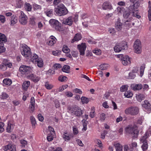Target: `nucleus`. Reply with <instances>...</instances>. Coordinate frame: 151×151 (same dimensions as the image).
<instances>
[{
  "mask_svg": "<svg viewBox=\"0 0 151 151\" xmlns=\"http://www.w3.org/2000/svg\"><path fill=\"white\" fill-rule=\"evenodd\" d=\"M68 112L72 115L75 116L80 117L82 114V111L78 106H68Z\"/></svg>",
  "mask_w": 151,
  "mask_h": 151,
  "instance_id": "f257e3e1",
  "label": "nucleus"
},
{
  "mask_svg": "<svg viewBox=\"0 0 151 151\" xmlns=\"http://www.w3.org/2000/svg\"><path fill=\"white\" fill-rule=\"evenodd\" d=\"M125 130L127 132L133 135V137H137L139 131L138 129L137 126L136 125L128 126L125 128Z\"/></svg>",
  "mask_w": 151,
  "mask_h": 151,
  "instance_id": "f03ea898",
  "label": "nucleus"
},
{
  "mask_svg": "<svg viewBox=\"0 0 151 151\" xmlns=\"http://www.w3.org/2000/svg\"><path fill=\"white\" fill-rule=\"evenodd\" d=\"M55 12L58 15L61 16L67 14L68 11L63 4H61L55 9Z\"/></svg>",
  "mask_w": 151,
  "mask_h": 151,
  "instance_id": "7ed1b4c3",
  "label": "nucleus"
},
{
  "mask_svg": "<svg viewBox=\"0 0 151 151\" xmlns=\"http://www.w3.org/2000/svg\"><path fill=\"white\" fill-rule=\"evenodd\" d=\"M139 112V108L135 106H131L127 108L124 110V113L127 115L134 116L137 115Z\"/></svg>",
  "mask_w": 151,
  "mask_h": 151,
  "instance_id": "20e7f679",
  "label": "nucleus"
},
{
  "mask_svg": "<svg viewBox=\"0 0 151 151\" xmlns=\"http://www.w3.org/2000/svg\"><path fill=\"white\" fill-rule=\"evenodd\" d=\"M21 54L25 57L29 58L31 55L30 48L26 44L22 45Z\"/></svg>",
  "mask_w": 151,
  "mask_h": 151,
  "instance_id": "39448f33",
  "label": "nucleus"
},
{
  "mask_svg": "<svg viewBox=\"0 0 151 151\" xmlns=\"http://www.w3.org/2000/svg\"><path fill=\"white\" fill-rule=\"evenodd\" d=\"M127 47V42L124 41L117 43L114 47V51L116 52H119L122 50H124Z\"/></svg>",
  "mask_w": 151,
  "mask_h": 151,
  "instance_id": "423d86ee",
  "label": "nucleus"
},
{
  "mask_svg": "<svg viewBox=\"0 0 151 151\" xmlns=\"http://www.w3.org/2000/svg\"><path fill=\"white\" fill-rule=\"evenodd\" d=\"M117 56L118 58H120L121 62L124 65H128L130 64V58L128 56L119 55H117Z\"/></svg>",
  "mask_w": 151,
  "mask_h": 151,
  "instance_id": "0eeeda50",
  "label": "nucleus"
},
{
  "mask_svg": "<svg viewBox=\"0 0 151 151\" xmlns=\"http://www.w3.org/2000/svg\"><path fill=\"white\" fill-rule=\"evenodd\" d=\"M134 47L135 53L140 54L141 52L142 46L141 42L139 40H136L134 42Z\"/></svg>",
  "mask_w": 151,
  "mask_h": 151,
  "instance_id": "6e6552de",
  "label": "nucleus"
},
{
  "mask_svg": "<svg viewBox=\"0 0 151 151\" xmlns=\"http://www.w3.org/2000/svg\"><path fill=\"white\" fill-rule=\"evenodd\" d=\"M51 25L57 30H60L61 29V24L57 20L51 19L49 21Z\"/></svg>",
  "mask_w": 151,
  "mask_h": 151,
  "instance_id": "1a4fd4ad",
  "label": "nucleus"
},
{
  "mask_svg": "<svg viewBox=\"0 0 151 151\" xmlns=\"http://www.w3.org/2000/svg\"><path fill=\"white\" fill-rule=\"evenodd\" d=\"M31 70V68L30 67L24 65L21 66L19 69V71L23 75H25L27 76L30 73Z\"/></svg>",
  "mask_w": 151,
  "mask_h": 151,
  "instance_id": "9d476101",
  "label": "nucleus"
},
{
  "mask_svg": "<svg viewBox=\"0 0 151 151\" xmlns=\"http://www.w3.org/2000/svg\"><path fill=\"white\" fill-rule=\"evenodd\" d=\"M19 19V22L21 24L25 25L27 22L28 17L23 12L21 11Z\"/></svg>",
  "mask_w": 151,
  "mask_h": 151,
  "instance_id": "9b49d317",
  "label": "nucleus"
},
{
  "mask_svg": "<svg viewBox=\"0 0 151 151\" xmlns=\"http://www.w3.org/2000/svg\"><path fill=\"white\" fill-rule=\"evenodd\" d=\"M138 5V3H136L132 6H131L129 7V9L130 11H131V13L132 14V17H135L139 19L140 18V16H139L137 10L134 8L135 5L137 4Z\"/></svg>",
  "mask_w": 151,
  "mask_h": 151,
  "instance_id": "f8f14e48",
  "label": "nucleus"
},
{
  "mask_svg": "<svg viewBox=\"0 0 151 151\" xmlns=\"http://www.w3.org/2000/svg\"><path fill=\"white\" fill-rule=\"evenodd\" d=\"M86 45L85 43H82L78 45V47L79 50L80 54L83 55L85 54V51L86 48Z\"/></svg>",
  "mask_w": 151,
  "mask_h": 151,
  "instance_id": "ddd939ff",
  "label": "nucleus"
},
{
  "mask_svg": "<svg viewBox=\"0 0 151 151\" xmlns=\"http://www.w3.org/2000/svg\"><path fill=\"white\" fill-rule=\"evenodd\" d=\"M28 78L32 81L34 82H37L40 79V77L39 76H36L33 74H29L27 76Z\"/></svg>",
  "mask_w": 151,
  "mask_h": 151,
  "instance_id": "4468645a",
  "label": "nucleus"
},
{
  "mask_svg": "<svg viewBox=\"0 0 151 151\" xmlns=\"http://www.w3.org/2000/svg\"><path fill=\"white\" fill-rule=\"evenodd\" d=\"M74 20V18L71 16H70L64 20L63 23L65 24L71 26L73 24Z\"/></svg>",
  "mask_w": 151,
  "mask_h": 151,
  "instance_id": "2eb2a0df",
  "label": "nucleus"
},
{
  "mask_svg": "<svg viewBox=\"0 0 151 151\" xmlns=\"http://www.w3.org/2000/svg\"><path fill=\"white\" fill-rule=\"evenodd\" d=\"M102 8L103 10H106L107 9L111 10L113 9L111 4L108 2H104L102 5Z\"/></svg>",
  "mask_w": 151,
  "mask_h": 151,
  "instance_id": "dca6fc26",
  "label": "nucleus"
},
{
  "mask_svg": "<svg viewBox=\"0 0 151 151\" xmlns=\"http://www.w3.org/2000/svg\"><path fill=\"white\" fill-rule=\"evenodd\" d=\"M131 11H130L128 8V10L124 12L123 17L125 18H129L131 20L132 17V14L131 13Z\"/></svg>",
  "mask_w": 151,
  "mask_h": 151,
  "instance_id": "f3484780",
  "label": "nucleus"
},
{
  "mask_svg": "<svg viewBox=\"0 0 151 151\" xmlns=\"http://www.w3.org/2000/svg\"><path fill=\"white\" fill-rule=\"evenodd\" d=\"M57 40V39L54 36H51L50 37L49 40L47 42V43L48 45L52 46L53 45L56 43Z\"/></svg>",
  "mask_w": 151,
  "mask_h": 151,
  "instance_id": "a211bd4d",
  "label": "nucleus"
},
{
  "mask_svg": "<svg viewBox=\"0 0 151 151\" xmlns=\"http://www.w3.org/2000/svg\"><path fill=\"white\" fill-rule=\"evenodd\" d=\"M14 124L12 123V122L9 121L8 122L7 126L6 129L7 132L8 133H10L14 128Z\"/></svg>",
  "mask_w": 151,
  "mask_h": 151,
  "instance_id": "6ab92c4d",
  "label": "nucleus"
},
{
  "mask_svg": "<svg viewBox=\"0 0 151 151\" xmlns=\"http://www.w3.org/2000/svg\"><path fill=\"white\" fill-rule=\"evenodd\" d=\"M142 106L147 111H150L151 110V105L147 100H145L144 103L142 104Z\"/></svg>",
  "mask_w": 151,
  "mask_h": 151,
  "instance_id": "aec40b11",
  "label": "nucleus"
},
{
  "mask_svg": "<svg viewBox=\"0 0 151 151\" xmlns=\"http://www.w3.org/2000/svg\"><path fill=\"white\" fill-rule=\"evenodd\" d=\"M142 86L141 84H133L131 85V88L134 91L139 90L142 89Z\"/></svg>",
  "mask_w": 151,
  "mask_h": 151,
  "instance_id": "412c9836",
  "label": "nucleus"
},
{
  "mask_svg": "<svg viewBox=\"0 0 151 151\" xmlns=\"http://www.w3.org/2000/svg\"><path fill=\"white\" fill-rule=\"evenodd\" d=\"M10 25L11 26H13L17 22V18L14 15H13L11 17L10 19Z\"/></svg>",
  "mask_w": 151,
  "mask_h": 151,
  "instance_id": "4be33fe9",
  "label": "nucleus"
},
{
  "mask_svg": "<svg viewBox=\"0 0 151 151\" xmlns=\"http://www.w3.org/2000/svg\"><path fill=\"white\" fill-rule=\"evenodd\" d=\"M28 59L30 60L32 62L35 64H36V62L38 59V56L35 54H33L32 55H31L29 58Z\"/></svg>",
  "mask_w": 151,
  "mask_h": 151,
  "instance_id": "5701e85b",
  "label": "nucleus"
},
{
  "mask_svg": "<svg viewBox=\"0 0 151 151\" xmlns=\"http://www.w3.org/2000/svg\"><path fill=\"white\" fill-rule=\"evenodd\" d=\"M82 37L81 34H76L75 35L73 38L72 40L71 43H73L75 41H78L81 40Z\"/></svg>",
  "mask_w": 151,
  "mask_h": 151,
  "instance_id": "b1692460",
  "label": "nucleus"
},
{
  "mask_svg": "<svg viewBox=\"0 0 151 151\" xmlns=\"http://www.w3.org/2000/svg\"><path fill=\"white\" fill-rule=\"evenodd\" d=\"M116 151H122V146L120 143L117 142H115L114 144Z\"/></svg>",
  "mask_w": 151,
  "mask_h": 151,
  "instance_id": "393cba45",
  "label": "nucleus"
},
{
  "mask_svg": "<svg viewBox=\"0 0 151 151\" xmlns=\"http://www.w3.org/2000/svg\"><path fill=\"white\" fill-rule=\"evenodd\" d=\"M30 85V82L29 81H25L24 82L22 85L23 89L26 91Z\"/></svg>",
  "mask_w": 151,
  "mask_h": 151,
  "instance_id": "a878e982",
  "label": "nucleus"
},
{
  "mask_svg": "<svg viewBox=\"0 0 151 151\" xmlns=\"http://www.w3.org/2000/svg\"><path fill=\"white\" fill-rule=\"evenodd\" d=\"M123 26V24L119 21L118 20L116 22L115 24V27L118 31L121 30Z\"/></svg>",
  "mask_w": 151,
  "mask_h": 151,
  "instance_id": "bb28decb",
  "label": "nucleus"
},
{
  "mask_svg": "<svg viewBox=\"0 0 151 151\" xmlns=\"http://www.w3.org/2000/svg\"><path fill=\"white\" fill-rule=\"evenodd\" d=\"M29 19V23L32 25H35L37 22V18L34 16H31Z\"/></svg>",
  "mask_w": 151,
  "mask_h": 151,
  "instance_id": "cd10ccee",
  "label": "nucleus"
},
{
  "mask_svg": "<svg viewBox=\"0 0 151 151\" xmlns=\"http://www.w3.org/2000/svg\"><path fill=\"white\" fill-rule=\"evenodd\" d=\"M7 39L5 35L2 33H0V44L4 43L6 42Z\"/></svg>",
  "mask_w": 151,
  "mask_h": 151,
  "instance_id": "c85d7f7f",
  "label": "nucleus"
},
{
  "mask_svg": "<svg viewBox=\"0 0 151 151\" xmlns=\"http://www.w3.org/2000/svg\"><path fill=\"white\" fill-rule=\"evenodd\" d=\"M37 64L39 67L42 68L43 66L44 65L43 60L42 58H40L38 59L36 64Z\"/></svg>",
  "mask_w": 151,
  "mask_h": 151,
  "instance_id": "c756f323",
  "label": "nucleus"
},
{
  "mask_svg": "<svg viewBox=\"0 0 151 151\" xmlns=\"http://www.w3.org/2000/svg\"><path fill=\"white\" fill-rule=\"evenodd\" d=\"M3 64L6 65V68L7 67L11 68L12 66V63H10L7 59H4L3 61Z\"/></svg>",
  "mask_w": 151,
  "mask_h": 151,
  "instance_id": "7c9ffc66",
  "label": "nucleus"
},
{
  "mask_svg": "<svg viewBox=\"0 0 151 151\" xmlns=\"http://www.w3.org/2000/svg\"><path fill=\"white\" fill-rule=\"evenodd\" d=\"M136 97L138 101L140 102L142 100L144 99L145 96L142 94H138L136 95Z\"/></svg>",
  "mask_w": 151,
  "mask_h": 151,
  "instance_id": "2f4dec72",
  "label": "nucleus"
},
{
  "mask_svg": "<svg viewBox=\"0 0 151 151\" xmlns=\"http://www.w3.org/2000/svg\"><path fill=\"white\" fill-rule=\"evenodd\" d=\"M62 70L64 72L69 73L70 72V67L68 65H64L62 68Z\"/></svg>",
  "mask_w": 151,
  "mask_h": 151,
  "instance_id": "473e14b6",
  "label": "nucleus"
},
{
  "mask_svg": "<svg viewBox=\"0 0 151 151\" xmlns=\"http://www.w3.org/2000/svg\"><path fill=\"white\" fill-rule=\"evenodd\" d=\"M148 133L147 132L145 133L144 135L140 139V142L142 143L147 142L146 139L148 137Z\"/></svg>",
  "mask_w": 151,
  "mask_h": 151,
  "instance_id": "72a5a7b5",
  "label": "nucleus"
},
{
  "mask_svg": "<svg viewBox=\"0 0 151 151\" xmlns=\"http://www.w3.org/2000/svg\"><path fill=\"white\" fill-rule=\"evenodd\" d=\"M30 119L33 128H35L37 124L35 118L33 116H31L30 117Z\"/></svg>",
  "mask_w": 151,
  "mask_h": 151,
  "instance_id": "f704fd0d",
  "label": "nucleus"
},
{
  "mask_svg": "<svg viewBox=\"0 0 151 151\" xmlns=\"http://www.w3.org/2000/svg\"><path fill=\"white\" fill-rule=\"evenodd\" d=\"M124 96L125 97L129 98L132 97L133 93L131 91H128L124 93Z\"/></svg>",
  "mask_w": 151,
  "mask_h": 151,
  "instance_id": "c9c22d12",
  "label": "nucleus"
},
{
  "mask_svg": "<svg viewBox=\"0 0 151 151\" xmlns=\"http://www.w3.org/2000/svg\"><path fill=\"white\" fill-rule=\"evenodd\" d=\"M109 65L107 64H103L99 66V69L101 70H105L108 68Z\"/></svg>",
  "mask_w": 151,
  "mask_h": 151,
  "instance_id": "e433bc0d",
  "label": "nucleus"
},
{
  "mask_svg": "<svg viewBox=\"0 0 151 151\" xmlns=\"http://www.w3.org/2000/svg\"><path fill=\"white\" fill-rule=\"evenodd\" d=\"M13 145H14V144H12V143H10L7 145L3 147V150L5 151H6L8 150H10L11 147L13 146Z\"/></svg>",
  "mask_w": 151,
  "mask_h": 151,
  "instance_id": "4c0bfd02",
  "label": "nucleus"
},
{
  "mask_svg": "<svg viewBox=\"0 0 151 151\" xmlns=\"http://www.w3.org/2000/svg\"><path fill=\"white\" fill-rule=\"evenodd\" d=\"M63 138L65 141H68L70 139V137L69 134L67 133H64L63 135Z\"/></svg>",
  "mask_w": 151,
  "mask_h": 151,
  "instance_id": "58836bf2",
  "label": "nucleus"
},
{
  "mask_svg": "<svg viewBox=\"0 0 151 151\" xmlns=\"http://www.w3.org/2000/svg\"><path fill=\"white\" fill-rule=\"evenodd\" d=\"M45 13L47 16L48 17H51L53 15V10L52 9H47L45 12Z\"/></svg>",
  "mask_w": 151,
  "mask_h": 151,
  "instance_id": "ea45409f",
  "label": "nucleus"
},
{
  "mask_svg": "<svg viewBox=\"0 0 151 151\" xmlns=\"http://www.w3.org/2000/svg\"><path fill=\"white\" fill-rule=\"evenodd\" d=\"M24 7L25 9L28 11H30L32 9V7L29 3H26L24 5Z\"/></svg>",
  "mask_w": 151,
  "mask_h": 151,
  "instance_id": "a19ab883",
  "label": "nucleus"
},
{
  "mask_svg": "<svg viewBox=\"0 0 151 151\" xmlns=\"http://www.w3.org/2000/svg\"><path fill=\"white\" fill-rule=\"evenodd\" d=\"M4 83L6 85H10L12 83L11 79L8 78L4 79L3 81Z\"/></svg>",
  "mask_w": 151,
  "mask_h": 151,
  "instance_id": "79ce46f5",
  "label": "nucleus"
},
{
  "mask_svg": "<svg viewBox=\"0 0 151 151\" xmlns=\"http://www.w3.org/2000/svg\"><path fill=\"white\" fill-rule=\"evenodd\" d=\"M48 130L49 132V134L52 135H55V132L54 130V129L51 126H49L48 127Z\"/></svg>",
  "mask_w": 151,
  "mask_h": 151,
  "instance_id": "37998d69",
  "label": "nucleus"
},
{
  "mask_svg": "<svg viewBox=\"0 0 151 151\" xmlns=\"http://www.w3.org/2000/svg\"><path fill=\"white\" fill-rule=\"evenodd\" d=\"M145 65H142L140 68V76L141 77L143 75L144 72V71L145 69Z\"/></svg>",
  "mask_w": 151,
  "mask_h": 151,
  "instance_id": "c03bdc74",
  "label": "nucleus"
},
{
  "mask_svg": "<svg viewBox=\"0 0 151 151\" xmlns=\"http://www.w3.org/2000/svg\"><path fill=\"white\" fill-rule=\"evenodd\" d=\"M63 51L64 52L68 53L70 52V50L66 45H65L63 46Z\"/></svg>",
  "mask_w": 151,
  "mask_h": 151,
  "instance_id": "a18cd8bd",
  "label": "nucleus"
},
{
  "mask_svg": "<svg viewBox=\"0 0 151 151\" xmlns=\"http://www.w3.org/2000/svg\"><path fill=\"white\" fill-rule=\"evenodd\" d=\"M128 86L127 85H124L122 86L120 88V91L122 92L126 91L128 89Z\"/></svg>",
  "mask_w": 151,
  "mask_h": 151,
  "instance_id": "49530a36",
  "label": "nucleus"
},
{
  "mask_svg": "<svg viewBox=\"0 0 151 151\" xmlns=\"http://www.w3.org/2000/svg\"><path fill=\"white\" fill-rule=\"evenodd\" d=\"M93 52L96 55H101V50L99 49H96L93 51Z\"/></svg>",
  "mask_w": 151,
  "mask_h": 151,
  "instance_id": "de8ad7c7",
  "label": "nucleus"
},
{
  "mask_svg": "<svg viewBox=\"0 0 151 151\" xmlns=\"http://www.w3.org/2000/svg\"><path fill=\"white\" fill-rule=\"evenodd\" d=\"M136 77V75L135 74L133 73L132 72H130L129 74V76L128 77V78L129 79H133Z\"/></svg>",
  "mask_w": 151,
  "mask_h": 151,
  "instance_id": "09e8293b",
  "label": "nucleus"
},
{
  "mask_svg": "<svg viewBox=\"0 0 151 151\" xmlns=\"http://www.w3.org/2000/svg\"><path fill=\"white\" fill-rule=\"evenodd\" d=\"M81 101L83 104H87L89 101V99L85 97H82Z\"/></svg>",
  "mask_w": 151,
  "mask_h": 151,
  "instance_id": "8fccbe9b",
  "label": "nucleus"
},
{
  "mask_svg": "<svg viewBox=\"0 0 151 151\" xmlns=\"http://www.w3.org/2000/svg\"><path fill=\"white\" fill-rule=\"evenodd\" d=\"M124 8L122 6L118 7L117 8V12L119 13H122L124 12Z\"/></svg>",
  "mask_w": 151,
  "mask_h": 151,
  "instance_id": "3c124183",
  "label": "nucleus"
},
{
  "mask_svg": "<svg viewBox=\"0 0 151 151\" xmlns=\"http://www.w3.org/2000/svg\"><path fill=\"white\" fill-rule=\"evenodd\" d=\"M130 20V19L129 20H127L125 22V25L126 27H130L132 26V23Z\"/></svg>",
  "mask_w": 151,
  "mask_h": 151,
  "instance_id": "603ef678",
  "label": "nucleus"
},
{
  "mask_svg": "<svg viewBox=\"0 0 151 151\" xmlns=\"http://www.w3.org/2000/svg\"><path fill=\"white\" fill-rule=\"evenodd\" d=\"M106 118L105 114L104 113H101L100 115L99 119L102 122H103L105 120Z\"/></svg>",
  "mask_w": 151,
  "mask_h": 151,
  "instance_id": "864d4df0",
  "label": "nucleus"
},
{
  "mask_svg": "<svg viewBox=\"0 0 151 151\" xmlns=\"http://www.w3.org/2000/svg\"><path fill=\"white\" fill-rule=\"evenodd\" d=\"M95 116V109L94 107L91 108V111L90 112L89 116L91 118H93Z\"/></svg>",
  "mask_w": 151,
  "mask_h": 151,
  "instance_id": "5fc2aeb1",
  "label": "nucleus"
},
{
  "mask_svg": "<svg viewBox=\"0 0 151 151\" xmlns=\"http://www.w3.org/2000/svg\"><path fill=\"white\" fill-rule=\"evenodd\" d=\"M45 87L47 89H51L53 87V86L49 83L48 82H46L45 83Z\"/></svg>",
  "mask_w": 151,
  "mask_h": 151,
  "instance_id": "6e6d98bb",
  "label": "nucleus"
},
{
  "mask_svg": "<svg viewBox=\"0 0 151 151\" xmlns=\"http://www.w3.org/2000/svg\"><path fill=\"white\" fill-rule=\"evenodd\" d=\"M67 77L64 76H60L59 77L58 80L61 82H63L66 81Z\"/></svg>",
  "mask_w": 151,
  "mask_h": 151,
  "instance_id": "4d7b16f0",
  "label": "nucleus"
},
{
  "mask_svg": "<svg viewBox=\"0 0 151 151\" xmlns=\"http://www.w3.org/2000/svg\"><path fill=\"white\" fill-rule=\"evenodd\" d=\"M142 147L143 151H145L147 150L148 148L147 142H145L143 143Z\"/></svg>",
  "mask_w": 151,
  "mask_h": 151,
  "instance_id": "13d9d810",
  "label": "nucleus"
},
{
  "mask_svg": "<svg viewBox=\"0 0 151 151\" xmlns=\"http://www.w3.org/2000/svg\"><path fill=\"white\" fill-rule=\"evenodd\" d=\"M20 143L21 144L22 147H24L27 144V142L24 140H20Z\"/></svg>",
  "mask_w": 151,
  "mask_h": 151,
  "instance_id": "bf43d9fd",
  "label": "nucleus"
},
{
  "mask_svg": "<svg viewBox=\"0 0 151 151\" xmlns=\"http://www.w3.org/2000/svg\"><path fill=\"white\" fill-rule=\"evenodd\" d=\"M55 135H52L48 133V136L47 137V139L48 141H50L52 140L53 138Z\"/></svg>",
  "mask_w": 151,
  "mask_h": 151,
  "instance_id": "052dcab7",
  "label": "nucleus"
},
{
  "mask_svg": "<svg viewBox=\"0 0 151 151\" xmlns=\"http://www.w3.org/2000/svg\"><path fill=\"white\" fill-rule=\"evenodd\" d=\"M68 85L66 84L64 85H63L61 86L58 89V91H62L64 89L68 87Z\"/></svg>",
  "mask_w": 151,
  "mask_h": 151,
  "instance_id": "680f3d73",
  "label": "nucleus"
},
{
  "mask_svg": "<svg viewBox=\"0 0 151 151\" xmlns=\"http://www.w3.org/2000/svg\"><path fill=\"white\" fill-rule=\"evenodd\" d=\"M16 4L18 7H20L23 5L22 1V0H17Z\"/></svg>",
  "mask_w": 151,
  "mask_h": 151,
  "instance_id": "e2e57ef3",
  "label": "nucleus"
},
{
  "mask_svg": "<svg viewBox=\"0 0 151 151\" xmlns=\"http://www.w3.org/2000/svg\"><path fill=\"white\" fill-rule=\"evenodd\" d=\"M4 126V124L2 122H0V132L2 133L4 131L3 127Z\"/></svg>",
  "mask_w": 151,
  "mask_h": 151,
  "instance_id": "0e129e2a",
  "label": "nucleus"
},
{
  "mask_svg": "<svg viewBox=\"0 0 151 151\" xmlns=\"http://www.w3.org/2000/svg\"><path fill=\"white\" fill-rule=\"evenodd\" d=\"M4 44H0V53L4 52L5 51V49L4 47Z\"/></svg>",
  "mask_w": 151,
  "mask_h": 151,
  "instance_id": "69168bd1",
  "label": "nucleus"
},
{
  "mask_svg": "<svg viewBox=\"0 0 151 151\" xmlns=\"http://www.w3.org/2000/svg\"><path fill=\"white\" fill-rule=\"evenodd\" d=\"M73 134L75 135H76L78 133V129L76 126L73 127Z\"/></svg>",
  "mask_w": 151,
  "mask_h": 151,
  "instance_id": "338daca9",
  "label": "nucleus"
},
{
  "mask_svg": "<svg viewBox=\"0 0 151 151\" xmlns=\"http://www.w3.org/2000/svg\"><path fill=\"white\" fill-rule=\"evenodd\" d=\"M73 92L74 93H79L80 94H81L82 93V91L80 89L76 88L75 89L73 90Z\"/></svg>",
  "mask_w": 151,
  "mask_h": 151,
  "instance_id": "774afa93",
  "label": "nucleus"
}]
</instances>
